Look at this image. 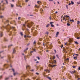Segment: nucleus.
<instances>
[{"instance_id": "obj_1", "label": "nucleus", "mask_w": 80, "mask_h": 80, "mask_svg": "<svg viewBox=\"0 0 80 80\" xmlns=\"http://www.w3.org/2000/svg\"><path fill=\"white\" fill-rule=\"evenodd\" d=\"M6 29H7L8 30V32H9V31H8L10 29H13V30H15V28L13 27H11L10 26L9 24H8L7 25V26L6 27Z\"/></svg>"}, {"instance_id": "obj_2", "label": "nucleus", "mask_w": 80, "mask_h": 80, "mask_svg": "<svg viewBox=\"0 0 80 80\" xmlns=\"http://www.w3.org/2000/svg\"><path fill=\"white\" fill-rule=\"evenodd\" d=\"M70 72L71 73V74H72V75H73V73H75V72H76V71H70Z\"/></svg>"}, {"instance_id": "obj_3", "label": "nucleus", "mask_w": 80, "mask_h": 80, "mask_svg": "<svg viewBox=\"0 0 80 80\" xmlns=\"http://www.w3.org/2000/svg\"><path fill=\"white\" fill-rule=\"evenodd\" d=\"M24 38H26V37H28V38H30V37H31V36H29L24 35Z\"/></svg>"}, {"instance_id": "obj_4", "label": "nucleus", "mask_w": 80, "mask_h": 80, "mask_svg": "<svg viewBox=\"0 0 80 80\" xmlns=\"http://www.w3.org/2000/svg\"><path fill=\"white\" fill-rule=\"evenodd\" d=\"M30 26H31V24H28V25H27V26L28 27V28H30Z\"/></svg>"}, {"instance_id": "obj_5", "label": "nucleus", "mask_w": 80, "mask_h": 80, "mask_svg": "<svg viewBox=\"0 0 80 80\" xmlns=\"http://www.w3.org/2000/svg\"><path fill=\"white\" fill-rule=\"evenodd\" d=\"M26 68H28L29 69H30V66L27 65V66H26Z\"/></svg>"}, {"instance_id": "obj_6", "label": "nucleus", "mask_w": 80, "mask_h": 80, "mask_svg": "<svg viewBox=\"0 0 80 80\" xmlns=\"http://www.w3.org/2000/svg\"><path fill=\"white\" fill-rule=\"evenodd\" d=\"M3 32H1L0 33V37H2V36H3Z\"/></svg>"}, {"instance_id": "obj_7", "label": "nucleus", "mask_w": 80, "mask_h": 80, "mask_svg": "<svg viewBox=\"0 0 80 80\" xmlns=\"http://www.w3.org/2000/svg\"><path fill=\"white\" fill-rule=\"evenodd\" d=\"M37 3H38V4H39V5H41V3H42V2L40 1H38Z\"/></svg>"}, {"instance_id": "obj_8", "label": "nucleus", "mask_w": 80, "mask_h": 80, "mask_svg": "<svg viewBox=\"0 0 80 80\" xmlns=\"http://www.w3.org/2000/svg\"><path fill=\"white\" fill-rule=\"evenodd\" d=\"M16 52V51L15 50V49H13L12 53H15Z\"/></svg>"}, {"instance_id": "obj_9", "label": "nucleus", "mask_w": 80, "mask_h": 80, "mask_svg": "<svg viewBox=\"0 0 80 80\" xmlns=\"http://www.w3.org/2000/svg\"><path fill=\"white\" fill-rule=\"evenodd\" d=\"M55 66H56V65H50L51 67H52V68H53V67H55Z\"/></svg>"}, {"instance_id": "obj_10", "label": "nucleus", "mask_w": 80, "mask_h": 80, "mask_svg": "<svg viewBox=\"0 0 80 80\" xmlns=\"http://www.w3.org/2000/svg\"><path fill=\"white\" fill-rule=\"evenodd\" d=\"M8 58L10 61V55H8Z\"/></svg>"}, {"instance_id": "obj_11", "label": "nucleus", "mask_w": 80, "mask_h": 80, "mask_svg": "<svg viewBox=\"0 0 80 80\" xmlns=\"http://www.w3.org/2000/svg\"><path fill=\"white\" fill-rule=\"evenodd\" d=\"M28 48H27L25 50H24V52H25V53H26V52H25V51H26L27 50H28Z\"/></svg>"}, {"instance_id": "obj_12", "label": "nucleus", "mask_w": 80, "mask_h": 80, "mask_svg": "<svg viewBox=\"0 0 80 80\" xmlns=\"http://www.w3.org/2000/svg\"><path fill=\"white\" fill-rule=\"evenodd\" d=\"M58 34H59V32H57L56 34V37H57V36L58 35Z\"/></svg>"}, {"instance_id": "obj_13", "label": "nucleus", "mask_w": 80, "mask_h": 80, "mask_svg": "<svg viewBox=\"0 0 80 80\" xmlns=\"http://www.w3.org/2000/svg\"><path fill=\"white\" fill-rule=\"evenodd\" d=\"M0 18H4V17L3 16H0Z\"/></svg>"}, {"instance_id": "obj_14", "label": "nucleus", "mask_w": 80, "mask_h": 80, "mask_svg": "<svg viewBox=\"0 0 80 80\" xmlns=\"http://www.w3.org/2000/svg\"><path fill=\"white\" fill-rule=\"evenodd\" d=\"M4 10V8H1V6H0V10Z\"/></svg>"}, {"instance_id": "obj_15", "label": "nucleus", "mask_w": 80, "mask_h": 80, "mask_svg": "<svg viewBox=\"0 0 80 80\" xmlns=\"http://www.w3.org/2000/svg\"><path fill=\"white\" fill-rule=\"evenodd\" d=\"M47 78L48 79H49V80H52V79H51V78H50L49 77H47Z\"/></svg>"}, {"instance_id": "obj_16", "label": "nucleus", "mask_w": 80, "mask_h": 80, "mask_svg": "<svg viewBox=\"0 0 80 80\" xmlns=\"http://www.w3.org/2000/svg\"><path fill=\"white\" fill-rule=\"evenodd\" d=\"M33 51H31L30 52V55H32V53H33Z\"/></svg>"}, {"instance_id": "obj_17", "label": "nucleus", "mask_w": 80, "mask_h": 80, "mask_svg": "<svg viewBox=\"0 0 80 80\" xmlns=\"http://www.w3.org/2000/svg\"><path fill=\"white\" fill-rule=\"evenodd\" d=\"M71 3L72 5H73L74 4V2H73V1H71Z\"/></svg>"}, {"instance_id": "obj_18", "label": "nucleus", "mask_w": 80, "mask_h": 80, "mask_svg": "<svg viewBox=\"0 0 80 80\" xmlns=\"http://www.w3.org/2000/svg\"><path fill=\"white\" fill-rule=\"evenodd\" d=\"M74 42L75 43H76V44H77V45H78L79 44L78 42H77V41H75V42Z\"/></svg>"}, {"instance_id": "obj_19", "label": "nucleus", "mask_w": 80, "mask_h": 80, "mask_svg": "<svg viewBox=\"0 0 80 80\" xmlns=\"http://www.w3.org/2000/svg\"><path fill=\"white\" fill-rule=\"evenodd\" d=\"M35 7H36V8H39V7H40V6H37V5H36L35 6Z\"/></svg>"}, {"instance_id": "obj_20", "label": "nucleus", "mask_w": 80, "mask_h": 80, "mask_svg": "<svg viewBox=\"0 0 80 80\" xmlns=\"http://www.w3.org/2000/svg\"><path fill=\"white\" fill-rule=\"evenodd\" d=\"M16 74H17V73L14 72L13 74V75L14 76H15V75H16Z\"/></svg>"}, {"instance_id": "obj_21", "label": "nucleus", "mask_w": 80, "mask_h": 80, "mask_svg": "<svg viewBox=\"0 0 80 80\" xmlns=\"http://www.w3.org/2000/svg\"><path fill=\"white\" fill-rule=\"evenodd\" d=\"M56 57L58 58H59V57H58V54L56 55Z\"/></svg>"}, {"instance_id": "obj_22", "label": "nucleus", "mask_w": 80, "mask_h": 80, "mask_svg": "<svg viewBox=\"0 0 80 80\" xmlns=\"http://www.w3.org/2000/svg\"><path fill=\"white\" fill-rule=\"evenodd\" d=\"M12 72H13L14 73L15 72V70L14 69L12 68Z\"/></svg>"}, {"instance_id": "obj_23", "label": "nucleus", "mask_w": 80, "mask_h": 80, "mask_svg": "<svg viewBox=\"0 0 80 80\" xmlns=\"http://www.w3.org/2000/svg\"><path fill=\"white\" fill-rule=\"evenodd\" d=\"M52 59H55V56H53Z\"/></svg>"}, {"instance_id": "obj_24", "label": "nucleus", "mask_w": 80, "mask_h": 80, "mask_svg": "<svg viewBox=\"0 0 80 80\" xmlns=\"http://www.w3.org/2000/svg\"><path fill=\"white\" fill-rule=\"evenodd\" d=\"M51 27H54V25H53V24H51Z\"/></svg>"}, {"instance_id": "obj_25", "label": "nucleus", "mask_w": 80, "mask_h": 80, "mask_svg": "<svg viewBox=\"0 0 80 80\" xmlns=\"http://www.w3.org/2000/svg\"><path fill=\"white\" fill-rule=\"evenodd\" d=\"M11 7H13L14 6V5L12 4H11Z\"/></svg>"}, {"instance_id": "obj_26", "label": "nucleus", "mask_w": 80, "mask_h": 80, "mask_svg": "<svg viewBox=\"0 0 80 80\" xmlns=\"http://www.w3.org/2000/svg\"><path fill=\"white\" fill-rule=\"evenodd\" d=\"M80 22L79 21H78L77 23V24H80Z\"/></svg>"}, {"instance_id": "obj_27", "label": "nucleus", "mask_w": 80, "mask_h": 80, "mask_svg": "<svg viewBox=\"0 0 80 80\" xmlns=\"http://www.w3.org/2000/svg\"><path fill=\"white\" fill-rule=\"evenodd\" d=\"M50 25V24H48L46 26L47 28H48V26Z\"/></svg>"}, {"instance_id": "obj_28", "label": "nucleus", "mask_w": 80, "mask_h": 80, "mask_svg": "<svg viewBox=\"0 0 80 80\" xmlns=\"http://www.w3.org/2000/svg\"><path fill=\"white\" fill-rule=\"evenodd\" d=\"M35 43H36V41H34L33 42V44L34 45H35Z\"/></svg>"}, {"instance_id": "obj_29", "label": "nucleus", "mask_w": 80, "mask_h": 80, "mask_svg": "<svg viewBox=\"0 0 80 80\" xmlns=\"http://www.w3.org/2000/svg\"><path fill=\"white\" fill-rule=\"evenodd\" d=\"M53 63H57V61H56V60H54Z\"/></svg>"}, {"instance_id": "obj_30", "label": "nucleus", "mask_w": 80, "mask_h": 80, "mask_svg": "<svg viewBox=\"0 0 80 80\" xmlns=\"http://www.w3.org/2000/svg\"><path fill=\"white\" fill-rule=\"evenodd\" d=\"M4 40L6 42H7V41H8V40H7V39L6 38H4Z\"/></svg>"}, {"instance_id": "obj_31", "label": "nucleus", "mask_w": 80, "mask_h": 80, "mask_svg": "<svg viewBox=\"0 0 80 80\" xmlns=\"http://www.w3.org/2000/svg\"><path fill=\"white\" fill-rule=\"evenodd\" d=\"M74 20H70V22H74Z\"/></svg>"}, {"instance_id": "obj_32", "label": "nucleus", "mask_w": 80, "mask_h": 80, "mask_svg": "<svg viewBox=\"0 0 80 80\" xmlns=\"http://www.w3.org/2000/svg\"><path fill=\"white\" fill-rule=\"evenodd\" d=\"M67 25L68 26H70V24H69L68 23H67Z\"/></svg>"}, {"instance_id": "obj_33", "label": "nucleus", "mask_w": 80, "mask_h": 80, "mask_svg": "<svg viewBox=\"0 0 80 80\" xmlns=\"http://www.w3.org/2000/svg\"><path fill=\"white\" fill-rule=\"evenodd\" d=\"M72 40H71V39H69V42H72Z\"/></svg>"}, {"instance_id": "obj_34", "label": "nucleus", "mask_w": 80, "mask_h": 80, "mask_svg": "<svg viewBox=\"0 0 80 80\" xmlns=\"http://www.w3.org/2000/svg\"><path fill=\"white\" fill-rule=\"evenodd\" d=\"M20 34L21 35V36H23V33H22V32H20Z\"/></svg>"}, {"instance_id": "obj_35", "label": "nucleus", "mask_w": 80, "mask_h": 80, "mask_svg": "<svg viewBox=\"0 0 80 80\" xmlns=\"http://www.w3.org/2000/svg\"><path fill=\"white\" fill-rule=\"evenodd\" d=\"M11 46H12V45L11 44L10 45H9L8 46V48H10V47H11Z\"/></svg>"}, {"instance_id": "obj_36", "label": "nucleus", "mask_w": 80, "mask_h": 80, "mask_svg": "<svg viewBox=\"0 0 80 80\" xmlns=\"http://www.w3.org/2000/svg\"><path fill=\"white\" fill-rule=\"evenodd\" d=\"M8 79H9V78H5V80H8Z\"/></svg>"}, {"instance_id": "obj_37", "label": "nucleus", "mask_w": 80, "mask_h": 80, "mask_svg": "<svg viewBox=\"0 0 80 80\" xmlns=\"http://www.w3.org/2000/svg\"><path fill=\"white\" fill-rule=\"evenodd\" d=\"M36 75H39V73H38V72H36Z\"/></svg>"}, {"instance_id": "obj_38", "label": "nucleus", "mask_w": 80, "mask_h": 80, "mask_svg": "<svg viewBox=\"0 0 80 80\" xmlns=\"http://www.w3.org/2000/svg\"><path fill=\"white\" fill-rule=\"evenodd\" d=\"M36 58L38 59V60H40V58L38 57H37Z\"/></svg>"}, {"instance_id": "obj_39", "label": "nucleus", "mask_w": 80, "mask_h": 80, "mask_svg": "<svg viewBox=\"0 0 80 80\" xmlns=\"http://www.w3.org/2000/svg\"><path fill=\"white\" fill-rule=\"evenodd\" d=\"M66 18L68 17L69 18H70V16H68L66 15Z\"/></svg>"}, {"instance_id": "obj_40", "label": "nucleus", "mask_w": 80, "mask_h": 80, "mask_svg": "<svg viewBox=\"0 0 80 80\" xmlns=\"http://www.w3.org/2000/svg\"><path fill=\"white\" fill-rule=\"evenodd\" d=\"M63 20H64L65 21H66V19H65V18L63 17Z\"/></svg>"}, {"instance_id": "obj_41", "label": "nucleus", "mask_w": 80, "mask_h": 80, "mask_svg": "<svg viewBox=\"0 0 80 80\" xmlns=\"http://www.w3.org/2000/svg\"><path fill=\"white\" fill-rule=\"evenodd\" d=\"M46 34H47V35H48V32H46Z\"/></svg>"}, {"instance_id": "obj_42", "label": "nucleus", "mask_w": 80, "mask_h": 80, "mask_svg": "<svg viewBox=\"0 0 80 80\" xmlns=\"http://www.w3.org/2000/svg\"><path fill=\"white\" fill-rule=\"evenodd\" d=\"M50 24H52V23H54L53 22H50Z\"/></svg>"}, {"instance_id": "obj_43", "label": "nucleus", "mask_w": 80, "mask_h": 80, "mask_svg": "<svg viewBox=\"0 0 80 80\" xmlns=\"http://www.w3.org/2000/svg\"><path fill=\"white\" fill-rule=\"evenodd\" d=\"M33 52H36V50H35V49H33Z\"/></svg>"}, {"instance_id": "obj_44", "label": "nucleus", "mask_w": 80, "mask_h": 80, "mask_svg": "<svg viewBox=\"0 0 80 80\" xmlns=\"http://www.w3.org/2000/svg\"><path fill=\"white\" fill-rule=\"evenodd\" d=\"M22 77H26V75H24Z\"/></svg>"}, {"instance_id": "obj_45", "label": "nucleus", "mask_w": 80, "mask_h": 80, "mask_svg": "<svg viewBox=\"0 0 80 80\" xmlns=\"http://www.w3.org/2000/svg\"><path fill=\"white\" fill-rule=\"evenodd\" d=\"M9 66V65L8 64H5L4 65V66Z\"/></svg>"}, {"instance_id": "obj_46", "label": "nucleus", "mask_w": 80, "mask_h": 80, "mask_svg": "<svg viewBox=\"0 0 80 80\" xmlns=\"http://www.w3.org/2000/svg\"><path fill=\"white\" fill-rule=\"evenodd\" d=\"M66 7L67 9H68V5H66Z\"/></svg>"}, {"instance_id": "obj_47", "label": "nucleus", "mask_w": 80, "mask_h": 80, "mask_svg": "<svg viewBox=\"0 0 80 80\" xmlns=\"http://www.w3.org/2000/svg\"><path fill=\"white\" fill-rule=\"evenodd\" d=\"M77 38V39H80V37H78V38Z\"/></svg>"}, {"instance_id": "obj_48", "label": "nucleus", "mask_w": 80, "mask_h": 80, "mask_svg": "<svg viewBox=\"0 0 80 80\" xmlns=\"http://www.w3.org/2000/svg\"><path fill=\"white\" fill-rule=\"evenodd\" d=\"M6 3H7V4H8V1H7V0H6Z\"/></svg>"}, {"instance_id": "obj_49", "label": "nucleus", "mask_w": 80, "mask_h": 80, "mask_svg": "<svg viewBox=\"0 0 80 80\" xmlns=\"http://www.w3.org/2000/svg\"><path fill=\"white\" fill-rule=\"evenodd\" d=\"M72 67H73V68H75V67H76L75 66H73Z\"/></svg>"}, {"instance_id": "obj_50", "label": "nucleus", "mask_w": 80, "mask_h": 80, "mask_svg": "<svg viewBox=\"0 0 80 80\" xmlns=\"http://www.w3.org/2000/svg\"><path fill=\"white\" fill-rule=\"evenodd\" d=\"M25 2H28V0H26Z\"/></svg>"}, {"instance_id": "obj_51", "label": "nucleus", "mask_w": 80, "mask_h": 80, "mask_svg": "<svg viewBox=\"0 0 80 80\" xmlns=\"http://www.w3.org/2000/svg\"><path fill=\"white\" fill-rule=\"evenodd\" d=\"M31 24L32 25H33V22H31Z\"/></svg>"}, {"instance_id": "obj_52", "label": "nucleus", "mask_w": 80, "mask_h": 80, "mask_svg": "<svg viewBox=\"0 0 80 80\" xmlns=\"http://www.w3.org/2000/svg\"><path fill=\"white\" fill-rule=\"evenodd\" d=\"M49 2H50V1H51V2H53V0H49Z\"/></svg>"}, {"instance_id": "obj_53", "label": "nucleus", "mask_w": 80, "mask_h": 80, "mask_svg": "<svg viewBox=\"0 0 80 80\" xmlns=\"http://www.w3.org/2000/svg\"><path fill=\"white\" fill-rule=\"evenodd\" d=\"M49 63H52V64H53V62H49Z\"/></svg>"}, {"instance_id": "obj_54", "label": "nucleus", "mask_w": 80, "mask_h": 80, "mask_svg": "<svg viewBox=\"0 0 80 80\" xmlns=\"http://www.w3.org/2000/svg\"><path fill=\"white\" fill-rule=\"evenodd\" d=\"M54 51L55 53H56L57 51H56V50L55 49H54Z\"/></svg>"}, {"instance_id": "obj_55", "label": "nucleus", "mask_w": 80, "mask_h": 80, "mask_svg": "<svg viewBox=\"0 0 80 80\" xmlns=\"http://www.w3.org/2000/svg\"><path fill=\"white\" fill-rule=\"evenodd\" d=\"M77 3L78 4V5H80V3L79 2H78Z\"/></svg>"}, {"instance_id": "obj_56", "label": "nucleus", "mask_w": 80, "mask_h": 80, "mask_svg": "<svg viewBox=\"0 0 80 80\" xmlns=\"http://www.w3.org/2000/svg\"><path fill=\"white\" fill-rule=\"evenodd\" d=\"M20 18H21L20 17H19L18 18V20H20Z\"/></svg>"}, {"instance_id": "obj_57", "label": "nucleus", "mask_w": 80, "mask_h": 80, "mask_svg": "<svg viewBox=\"0 0 80 80\" xmlns=\"http://www.w3.org/2000/svg\"><path fill=\"white\" fill-rule=\"evenodd\" d=\"M72 4L71 3H69L68 5H70Z\"/></svg>"}, {"instance_id": "obj_58", "label": "nucleus", "mask_w": 80, "mask_h": 80, "mask_svg": "<svg viewBox=\"0 0 80 80\" xmlns=\"http://www.w3.org/2000/svg\"><path fill=\"white\" fill-rule=\"evenodd\" d=\"M73 58L74 59H75L76 58V57H74Z\"/></svg>"}, {"instance_id": "obj_59", "label": "nucleus", "mask_w": 80, "mask_h": 80, "mask_svg": "<svg viewBox=\"0 0 80 80\" xmlns=\"http://www.w3.org/2000/svg\"><path fill=\"white\" fill-rule=\"evenodd\" d=\"M39 63V62L38 61H37L36 62V63Z\"/></svg>"}, {"instance_id": "obj_60", "label": "nucleus", "mask_w": 80, "mask_h": 80, "mask_svg": "<svg viewBox=\"0 0 80 80\" xmlns=\"http://www.w3.org/2000/svg\"><path fill=\"white\" fill-rule=\"evenodd\" d=\"M55 13H58V12L56 11V12H55Z\"/></svg>"}, {"instance_id": "obj_61", "label": "nucleus", "mask_w": 80, "mask_h": 80, "mask_svg": "<svg viewBox=\"0 0 80 80\" xmlns=\"http://www.w3.org/2000/svg\"><path fill=\"white\" fill-rule=\"evenodd\" d=\"M78 69L80 70V67H79L78 68Z\"/></svg>"}, {"instance_id": "obj_62", "label": "nucleus", "mask_w": 80, "mask_h": 80, "mask_svg": "<svg viewBox=\"0 0 80 80\" xmlns=\"http://www.w3.org/2000/svg\"><path fill=\"white\" fill-rule=\"evenodd\" d=\"M80 78H79L77 80H80Z\"/></svg>"}, {"instance_id": "obj_63", "label": "nucleus", "mask_w": 80, "mask_h": 80, "mask_svg": "<svg viewBox=\"0 0 80 80\" xmlns=\"http://www.w3.org/2000/svg\"><path fill=\"white\" fill-rule=\"evenodd\" d=\"M29 15V16H33L32 15Z\"/></svg>"}, {"instance_id": "obj_64", "label": "nucleus", "mask_w": 80, "mask_h": 80, "mask_svg": "<svg viewBox=\"0 0 80 80\" xmlns=\"http://www.w3.org/2000/svg\"><path fill=\"white\" fill-rule=\"evenodd\" d=\"M9 22V21H8V20H7L6 21V22Z\"/></svg>"}]
</instances>
